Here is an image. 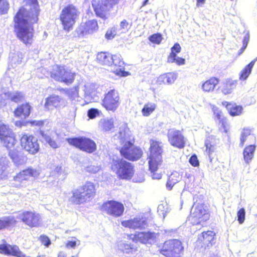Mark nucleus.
<instances>
[{
    "instance_id": "2f4dec72",
    "label": "nucleus",
    "mask_w": 257,
    "mask_h": 257,
    "mask_svg": "<svg viewBox=\"0 0 257 257\" xmlns=\"http://www.w3.org/2000/svg\"><path fill=\"white\" fill-rule=\"evenodd\" d=\"M61 98L58 95H52L45 99L44 106L46 108L50 109L51 107H57L61 101Z\"/></svg>"
},
{
    "instance_id": "c03bdc74",
    "label": "nucleus",
    "mask_w": 257,
    "mask_h": 257,
    "mask_svg": "<svg viewBox=\"0 0 257 257\" xmlns=\"http://www.w3.org/2000/svg\"><path fill=\"white\" fill-rule=\"evenodd\" d=\"M127 131L128 128L126 124H123L120 127L118 135H116V136L121 142H124L128 139V135L127 133Z\"/></svg>"
},
{
    "instance_id": "bb28decb",
    "label": "nucleus",
    "mask_w": 257,
    "mask_h": 257,
    "mask_svg": "<svg viewBox=\"0 0 257 257\" xmlns=\"http://www.w3.org/2000/svg\"><path fill=\"white\" fill-rule=\"evenodd\" d=\"M215 233L213 231L203 232L198 237V239L204 245L207 247L212 246L215 242Z\"/></svg>"
},
{
    "instance_id": "ddd939ff",
    "label": "nucleus",
    "mask_w": 257,
    "mask_h": 257,
    "mask_svg": "<svg viewBox=\"0 0 257 257\" xmlns=\"http://www.w3.org/2000/svg\"><path fill=\"white\" fill-rule=\"evenodd\" d=\"M0 140L8 149L14 147L17 142L13 130L5 124H0Z\"/></svg>"
},
{
    "instance_id": "8fccbe9b",
    "label": "nucleus",
    "mask_w": 257,
    "mask_h": 257,
    "mask_svg": "<svg viewBox=\"0 0 257 257\" xmlns=\"http://www.w3.org/2000/svg\"><path fill=\"white\" fill-rule=\"evenodd\" d=\"M162 35L161 34L157 33L150 35L148 39L152 43L159 44L162 40Z\"/></svg>"
},
{
    "instance_id": "f8f14e48",
    "label": "nucleus",
    "mask_w": 257,
    "mask_h": 257,
    "mask_svg": "<svg viewBox=\"0 0 257 257\" xmlns=\"http://www.w3.org/2000/svg\"><path fill=\"white\" fill-rule=\"evenodd\" d=\"M20 142L22 148L31 155H35L40 150L38 139L33 135H23Z\"/></svg>"
},
{
    "instance_id": "20e7f679",
    "label": "nucleus",
    "mask_w": 257,
    "mask_h": 257,
    "mask_svg": "<svg viewBox=\"0 0 257 257\" xmlns=\"http://www.w3.org/2000/svg\"><path fill=\"white\" fill-rule=\"evenodd\" d=\"M79 14L78 10L72 5H68L62 10L60 19L65 31L69 32L72 29Z\"/></svg>"
},
{
    "instance_id": "58836bf2",
    "label": "nucleus",
    "mask_w": 257,
    "mask_h": 257,
    "mask_svg": "<svg viewBox=\"0 0 257 257\" xmlns=\"http://www.w3.org/2000/svg\"><path fill=\"white\" fill-rule=\"evenodd\" d=\"M16 222L14 216H4L0 218V230L9 227Z\"/></svg>"
},
{
    "instance_id": "49530a36",
    "label": "nucleus",
    "mask_w": 257,
    "mask_h": 257,
    "mask_svg": "<svg viewBox=\"0 0 257 257\" xmlns=\"http://www.w3.org/2000/svg\"><path fill=\"white\" fill-rule=\"evenodd\" d=\"M181 47L178 43H176L171 48V53L168 57V58H170L171 61H173V58L176 56L178 53L181 52Z\"/></svg>"
},
{
    "instance_id": "b1692460",
    "label": "nucleus",
    "mask_w": 257,
    "mask_h": 257,
    "mask_svg": "<svg viewBox=\"0 0 257 257\" xmlns=\"http://www.w3.org/2000/svg\"><path fill=\"white\" fill-rule=\"evenodd\" d=\"M118 249L130 257H135V254L138 251L136 245L126 241L119 242L118 244Z\"/></svg>"
},
{
    "instance_id": "0e129e2a",
    "label": "nucleus",
    "mask_w": 257,
    "mask_h": 257,
    "mask_svg": "<svg viewBox=\"0 0 257 257\" xmlns=\"http://www.w3.org/2000/svg\"><path fill=\"white\" fill-rule=\"evenodd\" d=\"M45 120H28L29 124H30L31 126H38L40 127H42L44 125Z\"/></svg>"
},
{
    "instance_id": "aec40b11",
    "label": "nucleus",
    "mask_w": 257,
    "mask_h": 257,
    "mask_svg": "<svg viewBox=\"0 0 257 257\" xmlns=\"http://www.w3.org/2000/svg\"><path fill=\"white\" fill-rule=\"evenodd\" d=\"M110 62V66L113 65L118 67L115 70V73L117 75L126 77L130 74L129 72L124 70V62L122 61L120 55H112Z\"/></svg>"
},
{
    "instance_id": "e2e57ef3",
    "label": "nucleus",
    "mask_w": 257,
    "mask_h": 257,
    "mask_svg": "<svg viewBox=\"0 0 257 257\" xmlns=\"http://www.w3.org/2000/svg\"><path fill=\"white\" fill-rule=\"evenodd\" d=\"M221 111H217L214 112V114L215 115L216 117L219 120V122L221 123V127H222L224 128V131L225 133H227V130L225 128V122L224 121V119L222 117L221 115Z\"/></svg>"
},
{
    "instance_id": "5fc2aeb1",
    "label": "nucleus",
    "mask_w": 257,
    "mask_h": 257,
    "mask_svg": "<svg viewBox=\"0 0 257 257\" xmlns=\"http://www.w3.org/2000/svg\"><path fill=\"white\" fill-rule=\"evenodd\" d=\"M116 35V28L114 27L108 29L105 35V37L107 40L112 39Z\"/></svg>"
},
{
    "instance_id": "4468645a",
    "label": "nucleus",
    "mask_w": 257,
    "mask_h": 257,
    "mask_svg": "<svg viewBox=\"0 0 257 257\" xmlns=\"http://www.w3.org/2000/svg\"><path fill=\"white\" fill-rule=\"evenodd\" d=\"M51 77L56 81L68 84L73 82L75 74L66 70L63 66H57L56 69L51 73Z\"/></svg>"
},
{
    "instance_id": "6e6d98bb",
    "label": "nucleus",
    "mask_w": 257,
    "mask_h": 257,
    "mask_svg": "<svg viewBox=\"0 0 257 257\" xmlns=\"http://www.w3.org/2000/svg\"><path fill=\"white\" fill-rule=\"evenodd\" d=\"M39 240L41 243L47 247H49L51 244L50 239L46 235H41L39 237Z\"/></svg>"
},
{
    "instance_id": "9b49d317",
    "label": "nucleus",
    "mask_w": 257,
    "mask_h": 257,
    "mask_svg": "<svg viewBox=\"0 0 257 257\" xmlns=\"http://www.w3.org/2000/svg\"><path fill=\"white\" fill-rule=\"evenodd\" d=\"M101 210L109 215L114 217H118L123 215L124 207L120 202L115 200H108L102 204Z\"/></svg>"
},
{
    "instance_id": "6e6552de",
    "label": "nucleus",
    "mask_w": 257,
    "mask_h": 257,
    "mask_svg": "<svg viewBox=\"0 0 257 257\" xmlns=\"http://www.w3.org/2000/svg\"><path fill=\"white\" fill-rule=\"evenodd\" d=\"M183 249L184 247L181 241L178 239H170L164 242L160 252L166 257H179V254Z\"/></svg>"
},
{
    "instance_id": "864d4df0",
    "label": "nucleus",
    "mask_w": 257,
    "mask_h": 257,
    "mask_svg": "<svg viewBox=\"0 0 257 257\" xmlns=\"http://www.w3.org/2000/svg\"><path fill=\"white\" fill-rule=\"evenodd\" d=\"M173 61H171L170 58H168L167 62L170 63H176L178 65H182L185 64V59L182 57H178L177 56L174 57Z\"/></svg>"
},
{
    "instance_id": "a18cd8bd",
    "label": "nucleus",
    "mask_w": 257,
    "mask_h": 257,
    "mask_svg": "<svg viewBox=\"0 0 257 257\" xmlns=\"http://www.w3.org/2000/svg\"><path fill=\"white\" fill-rule=\"evenodd\" d=\"M24 94L22 92L19 91L10 93L8 94V97L11 100L16 103L22 101L24 98Z\"/></svg>"
},
{
    "instance_id": "7ed1b4c3",
    "label": "nucleus",
    "mask_w": 257,
    "mask_h": 257,
    "mask_svg": "<svg viewBox=\"0 0 257 257\" xmlns=\"http://www.w3.org/2000/svg\"><path fill=\"white\" fill-rule=\"evenodd\" d=\"M111 169L115 171L121 179H131L134 174V166L122 158H113L111 163Z\"/></svg>"
},
{
    "instance_id": "f257e3e1",
    "label": "nucleus",
    "mask_w": 257,
    "mask_h": 257,
    "mask_svg": "<svg viewBox=\"0 0 257 257\" xmlns=\"http://www.w3.org/2000/svg\"><path fill=\"white\" fill-rule=\"evenodd\" d=\"M26 8L21 7L15 15L14 31L17 38L26 45L31 44L34 36L33 25L38 20L39 5L37 0H30Z\"/></svg>"
},
{
    "instance_id": "f704fd0d",
    "label": "nucleus",
    "mask_w": 257,
    "mask_h": 257,
    "mask_svg": "<svg viewBox=\"0 0 257 257\" xmlns=\"http://www.w3.org/2000/svg\"><path fill=\"white\" fill-rule=\"evenodd\" d=\"M236 81L230 79L225 80L223 83L221 90L224 94H228L231 93L232 90L234 89L236 85Z\"/></svg>"
},
{
    "instance_id": "69168bd1",
    "label": "nucleus",
    "mask_w": 257,
    "mask_h": 257,
    "mask_svg": "<svg viewBox=\"0 0 257 257\" xmlns=\"http://www.w3.org/2000/svg\"><path fill=\"white\" fill-rule=\"evenodd\" d=\"M15 125L20 127L23 126H27L29 124L28 120H17L15 122Z\"/></svg>"
},
{
    "instance_id": "1a4fd4ad",
    "label": "nucleus",
    "mask_w": 257,
    "mask_h": 257,
    "mask_svg": "<svg viewBox=\"0 0 257 257\" xmlns=\"http://www.w3.org/2000/svg\"><path fill=\"white\" fill-rule=\"evenodd\" d=\"M119 152L122 157L131 161L138 160L143 155L142 149L140 147L135 146L129 141L125 143Z\"/></svg>"
},
{
    "instance_id": "13d9d810",
    "label": "nucleus",
    "mask_w": 257,
    "mask_h": 257,
    "mask_svg": "<svg viewBox=\"0 0 257 257\" xmlns=\"http://www.w3.org/2000/svg\"><path fill=\"white\" fill-rule=\"evenodd\" d=\"M66 93L70 97H75L78 94V87L77 86L73 87V88L67 89L66 90Z\"/></svg>"
},
{
    "instance_id": "9d476101",
    "label": "nucleus",
    "mask_w": 257,
    "mask_h": 257,
    "mask_svg": "<svg viewBox=\"0 0 257 257\" xmlns=\"http://www.w3.org/2000/svg\"><path fill=\"white\" fill-rule=\"evenodd\" d=\"M102 105L108 111H115L119 105V96L117 90L110 89L102 100Z\"/></svg>"
},
{
    "instance_id": "c85d7f7f",
    "label": "nucleus",
    "mask_w": 257,
    "mask_h": 257,
    "mask_svg": "<svg viewBox=\"0 0 257 257\" xmlns=\"http://www.w3.org/2000/svg\"><path fill=\"white\" fill-rule=\"evenodd\" d=\"M20 250L19 246L16 245H12L7 243L0 244V253L2 254L17 256Z\"/></svg>"
},
{
    "instance_id": "7c9ffc66",
    "label": "nucleus",
    "mask_w": 257,
    "mask_h": 257,
    "mask_svg": "<svg viewBox=\"0 0 257 257\" xmlns=\"http://www.w3.org/2000/svg\"><path fill=\"white\" fill-rule=\"evenodd\" d=\"M222 104L225 106L229 114L232 116L240 115L243 110V107L241 105H237L227 101L223 102Z\"/></svg>"
},
{
    "instance_id": "cd10ccee",
    "label": "nucleus",
    "mask_w": 257,
    "mask_h": 257,
    "mask_svg": "<svg viewBox=\"0 0 257 257\" xmlns=\"http://www.w3.org/2000/svg\"><path fill=\"white\" fill-rule=\"evenodd\" d=\"M135 237L139 241L143 243H151L156 237V234L154 232L141 231L136 233Z\"/></svg>"
},
{
    "instance_id": "6ab92c4d",
    "label": "nucleus",
    "mask_w": 257,
    "mask_h": 257,
    "mask_svg": "<svg viewBox=\"0 0 257 257\" xmlns=\"http://www.w3.org/2000/svg\"><path fill=\"white\" fill-rule=\"evenodd\" d=\"M121 225L125 227L134 229H143L148 226L147 218L143 216H137L133 219L121 221Z\"/></svg>"
},
{
    "instance_id": "72a5a7b5",
    "label": "nucleus",
    "mask_w": 257,
    "mask_h": 257,
    "mask_svg": "<svg viewBox=\"0 0 257 257\" xmlns=\"http://www.w3.org/2000/svg\"><path fill=\"white\" fill-rule=\"evenodd\" d=\"M111 58L112 55L110 53L105 52L98 53L96 57L97 61L99 64L107 66H110V60Z\"/></svg>"
},
{
    "instance_id": "5701e85b",
    "label": "nucleus",
    "mask_w": 257,
    "mask_h": 257,
    "mask_svg": "<svg viewBox=\"0 0 257 257\" xmlns=\"http://www.w3.org/2000/svg\"><path fill=\"white\" fill-rule=\"evenodd\" d=\"M39 173L36 169L29 167L20 172L14 177V180L15 181L21 182L23 181L28 180L30 177H37Z\"/></svg>"
},
{
    "instance_id": "680f3d73",
    "label": "nucleus",
    "mask_w": 257,
    "mask_h": 257,
    "mask_svg": "<svg viewBox=\"0 0 257 257\" xmlns=\"http://www.w3.org/2000/svg\"><path fill=\"white\" fill-rule=\"evenodd\" d=\"M189 162L193 167H198L199 165V160L195 154H193L190 157Z\"/></svg>"
},
{
    "instance_id": "e433bc0d",
    "label": "nucleus",
    "mask_w": 257,
    "mask_h": 257,
    "mask_svg": "<svg viewBox=\"0 0 257 257\" xmlns=\"http://www.w3.org/2000/svg\"><path fill=\"white\" fill-rule=\"evenodd\" d=\"M256 146L255 145H250L246 147L243 152L244 160L246 163L251 160L255 152Z\"/></svg>"
},
{
    "instance_id": "052dcab7",
    "label": "nucleus",
    "mask_w": 257,
    "mask_h": 257,
    "mask_svg": "<svg viewBox=\"0 0 257 257\" xmlns=\"http://www.w3.org/2000/svg\"><path fill=\"white\" fill-rule=\"evenodd\" d=\"M160 164H157V168L156 169H155V170H153L152 169H151L150 168V167L149 166V170L150 171L151 173L152 174H151V176H152V178L153 179L159 180V179L162 178V175L161 174L156 173V172L158 169V166Z\"/></svg>"
},
{
    "instance_id": "393cba45",
    "label": "nucleus",
    "mask_w": 257,
    "mask_h": 257,
    "mask_svg": "<svg viewBox=\"0 0 257 257\" xmlns=\"http://www.w3.org/2000/svg\"><path fill=\"white\" fill-rule=\"evenodd\" d=\"M9 150V156L16 166L23 165L26 162L27 158L22 152L17 149Z\"/></svg>"
},
{
    "instance_id": "f3484780",
    "label": "nucleus",
    "mask_w": 257,
    "mask_h": 257,
    "mask_svg": "<svg viewBox=\"0 0 257 257\" xmlns=\"http://www.w3.org/2000/svg\"><path fill=\"white\" fill-rule=\"evenodd\" d=\"M19 219L29 227H38L41 224V217L39 213L30 211H24L19 214Z\"/></svg>"
},
{
    "instance_id": "ea45409f",
    "label": "nucleus",
    "mask_w": 257,
    "mask_h": 257,
    "mask_svg": "<svg viewBox=\"0 0 257 257\" xmlns=\"http://www.w3.org/2000/svg\"><path fill=\"white\" fill-rule=\"evenodd\" d=\"M101 128L104 132H108L114 127V121L113 118L101 119L99 122Z\"/></svg>"
},
{
    "instance_id": "2eb2a0df",
    "label": "nucleus",
    "mask_w": 257,
    "mask_h": 257,
    "mask_svg": "<svg viewBox=\"0 0 257 257\" xmlns=\"http://www.w3.org/2000/svg\"><path fill=\"white\" fill-rule=\"evenodd\" d=\"M168 140L170 144L179 149H183L186 145V139L182 132L175 128L169 129L167 132Z\"/></svg>"
},
{
    "instance_id": "473e14b6",
    "label": "nucleus",
    "mask_w": 257,
    "mask_h": 257,
    "mask_svg": "<svg viewBox=\"0 0 257 257\" xmlns=\"http://www.w3.org/2000/svg\"><path fill=\"white\" fill-rule=\"evenodd\" d=\"M38 137L43 141H45L53 149H56L58 148V145L56 142L52 139L51 137L48 134H46L43 130H40L37 131Z\"/></svg>"
},
{
    "instance_id": "4be33fe9",
    "label": "nucleus",
    "mask_w": 257,
    "mask_h": 257,
    "mask_svg": "<svg viewBox=\"0 0 257 257\" xmlns=\"http://www.w3.org/2000/svg\"><path fill=\"white\" fill-rule=\"evenodd\" d=\"M84 93L85 101L86 103L91 102H96L99 100L95 84L92 83L85 85Z\"/></svg>"
},
{
    "instance_id": "603ef678",
    "label": "nucleus",
    "mask_w": 257,
    "mask_h": 257,
    "mask_svg": "<svg viewBox=\"0 0 257 257\" xmlns=\"http://www.w3.org/2000/svg\"><path fill=\"white\" fill-rule=\"evenodd\" d=\"M100 111L97 108H91L87 111V116L90 119H93L99 116Z\"/></svg>"
},
{
    "instance_id": "a19ab883",
    "label": "nucleus",
    "mask_w": 257,
    "mask_h": 257,
    "mask_svg": "<svg viewBox=\"0 0 257 257\" xmlns=\"http://www.w3.org/2000/svg\"><path fill=\"white\" fill-rule=\"evenodd\" d=\"M9 163V161L6 158H0V180L7 176Z\"/></svg>"
},
{
    "instance_id": "c756f323",
    "label": "nucleus",
    "mask_w": 257,
    "mask_h": 257,
    "mask_svg": "<svg viewBox=\"0 0 257 257\" xmlns=\"http://www.w3.org/2000/svg\"><path fill=\"white\" fill-rule=\"evenodd\" d=\"M177 77L178 74L176 72L166 73L160 75L157 81L159 84L170 85L174 83Z\"/></svg>"
},
{
    "instance_id": "37998d69",
    "label": "nucleus",
    "mask_w": 257,
    "mask_h": 257,
    "mask_svg": "<svg viewBox=\"0 0 257 257\" xmlns=\"http://www.w3.org/2000/svg\"><path fill=\"white\" fill-rule=\"evenodd\" d=\"M157 105L153 102L146 103L142 109V112L144 116H149L156 108Z\"/></svg>"
},
{
    "instance_id": "a878e982",
    "label": "nucleus",
    "mask_w": 257,
    "mask_h": 257,
    "mask_svg": "<svg viewBox=\"0 0 257 257\" xmlns=\"http://www.w3.org/2000/svg\"><path fill=\"white\" fill-rule=\"evenodd\" d=\"M32 110V106L29 102L19 105L14 111V115L16 117H23L24 118L28 117Z\"/></svg>"
},
{
    "instance_id": "774afa93",
    "label": "nucleus",
    "mask_w": 257,
    "mask_h": 257,
    "mask_svg": "<svg viewBox=\"0 0 257 257\" xmlns=\"http://www.w3.org/2000/svg\"><path fill=\"white\" fill-rule=\"evenodd\" d=\"M6 94H0V107H3L6 105L7 104V100L5 98Z\"/></svg>"
},
{
    "instance_id": "412c9836",
    "label": "nucleus",
    "mask_w": 257,
    "mask_h": 257,
    "mask_svg": "<svg viewBox=\"0 0 257 257\" xmlns=\"http://www.w3.org/2000/svg\"><path fill=\"white\" fill-rule=\"evenodd\" d=\"M216 139L213 136H210L206 138L205 141V146L206 150L205 154L208 156L209 162L211 164L213 163V159L215 157L216 151Z\"/></svg>"
},
{
    "instance_id": "39448f33",
    "label": "nucleus",
    "mask_w": 257,
    "mask_h": 257,
    "mask_svg": "<svg viewBox=\"0 0 257 257\" xmlns=\"http://www.w3.org/2000/svg\"><path fill=\"white\" fill-rule=\"evenodd\" d=\"M66 141L70 145L89 154L92 153L96 150L97 146L95 142L86 137L69 138Z\"/></svg>"
},
{
    "instance_id": "79ce46f5",
    "label": "nucleus",
    "mask_w": 257,
    "mask_h": 257,
    "mask_svg": "<svg viewBox=\"0 0 257 257\" xmlns=\"http://www.w3.org/2000/svg\"><path fill=\"white\" fill-rule=\"evenodd\" d=\"M179 174L177 172L172 173L169 176L168 179L166 183V188L168 190H172L174 185L179 182Z\"/></svg>"
},
{
    "instance_id": "3c124183",
    "label": "nucleus",
    "mask_w": 257,
    "mask_h": 257,
    "mask_svg": "<svg viewBox=\"0 0 257 257\" xmlns=\"http://www.w3.org/2000/svg\"><path fill=\"white\" fill-rule=\"evenodd\" d=\"M9 9V3L6 0H1L0 3V15L7 13Z\"/></svg>"
},
{
    "instance_id": "bf43d9fd",
    "label": "nucleus",
    "mask_w": 257,
    "mask_h": 257,
    "mask_svg": "<svg viewBox=\"0 0 257 257\" xmlns=\"http://www.w3.org/2000/svg\"><path fill=\"white\" fill-rule=\"evenodd\" d=\"M101 169V167L100 166L98 165H91L89 166H88L86 168V171L87 172L95 174L98 172Z\"/></svg>"
},
{
    "instance_id": "4d7b16f0",
    "label": "nucleus",
    "mask_w": 257,
    "mask_h": 257,
    "mask_svg": "<svg viewBox=\"0 0 257 257\" xmlns=\"http://www.w3.org/2000/svg\"><path fill=\"white\" fill-rule=\"evenodd\" d=\"M245 211L243 208H240L237 212V220L242 224L245 219Z\"/></svg>"
},
{
    "instance_id": "c9c22d12",
    "label": "nucleus",
    "mask_w": 257,
    "mask_h": 257,
    "mask_svg": "<svg viewBox=\"0 0 257 257\" xmlns=\"http://www.w3.org/2000/svg\"><path fill=\"white\" fill-rule=\"evenodd\" d=\"M256 61V59L252 60L249 64L245 66V67L240 72L239 74V79L244 81L247 79L252 71V68Z\"/></svg>"
},
{
    "instance_id": "0eeeda50",
    "label": "nucleus",
    "mask_w": 257,
    "mask_h": 257,
    "mask_svg": "<svg viewBox=\"0 0 257 257\" xmlns=\"http://www.w3.org/2000/svg\"><path fill=\"white\" fill-rule=\"evenodd\" d=\"M120 0H101L92 1V6L97 17L103 20L107 19V14Z\"/></svg>"
},
{
    "instance_id": "dca6fc26",
    "label": "nucleus",
    "mask_w": 257,
    "mask_h": 257,
    "mask_svg": "<svg viewBox=\"0 0 257 257\" xmlns=\"http://www.w3.org/2000/svg\"><path fill=\"white\" fill-rule=\"evenodd\" d=\"M190 218L193 220L194 224H198L207 220L209 218V214L202 204L194 205L191 210Z\"/></svg>"
},
{
    "instance_id": "338daca9",
    "label": "nucleus",
    "mask_w": 257,
    "mask_h": 257,
    "mask_svg": "<svg viewBox=\"0 0 257 257\" xmlns=\"http://www.w3.org/2000/svg\"><path fill=\"white\" fill-rule=\"evenodd\" d=\"M129 24L126 20H123L120 23V28L121 29L128 30L130 29Z\"/></svg>"
},
{
    "instance_id": "a211bd4d",
    "label": "nucleus",
    "mask_w": 257,
    "mask_h": 257,
    "mask_svg": "<svg viewBox=\"0 0 257 257\" xmlns=\"http://www.w3.org/2000/svg\"><path fill=\"white\" fill-rule=\"evenodd\" d=\"M97 29L98 24L96 20H88L85 23H82L76 29V33L78 37H83L87 34L93 33Z\"/></svg>"
},
{
    "instance_id": "f03ea898",
    "label": "nucleus",
    "mask_w": 257,
    "mask_h": 257,
    "mask_svg": "<svg viewBox=\"0 0 257 257\" xmlns=\"http://www.w3.org/2000/svg\"><path fill=\"white\" fill-rule=\"evenodd\" d=\"M72 196L70 200L76 205H80L91 199L95 195L94 185L90 182H87L85 185L80 186L72 191Z\"/></svg>"
},
{
    "instance_id": "4c0bfd02",
    "label": "nucleus",
    "mask_w": 257,
    "mask_h": 257,
    "mask_svg": "<svg viewBox=\"0 0 257 257\" xmlns=\"http://www.w3.org/2000/svg\"><path fill=\"white\" fill-rule=\"evenodd\" d=\"M218 82L219 80L218 79L213 77L206 81L202 84V88L203 91L206 92L213 91Z\"/></svg>"
},
{
    "instance_id": "09e8293b",
    "label": "nucleus",
    "mask_w": 257,
    "mask_h": 257,
    "mask_svg": "<svg viewBox=\"0 0 257 257\" xmlns=\"http://www.w3.org/2000/svg\"><path fill=\"white\" fill-rule=\"evenodd\" d=\"M170 209L167 204H161L158 207V212L160 216L164 218L166 214L169 212Z\"/></svg>"
},
{
    "instance_id": "423d86ee",
    "label": "nucleus",
    "mask_w": 257,
    "mask_h": 257,
    "mask_svg": "<svg viewBox=\"0 0 257 257\" xmlns=\"http://www.w3.org/2000/svg\"><path fill=\"white\" fill-rule=\"evenodd\" d=\"M150 155L149 157V166L151 169L157 168V164H161L162 162V154L163 152L161 142L155 140L151 141L150 147Z\"/></svg>"
},
{
    "instance_id": "de8ad7c7",
    "label": "nucleus",
    "mask_w": 257,
    "mask_h": 257,
    "mask_svg": "<svg viewBox=\"0 0 257 257\" xmlns=\"http://www.w3.org/2000/svg\"><path fill=\"white\" fill-rule=\"evenodd\" d=\"M251 130L248 127H244L241 133L240 138L239 146L242 147L244 145V142L246 141V138L248 136L250 135Z\"/></svg>"
}]
</instances>
